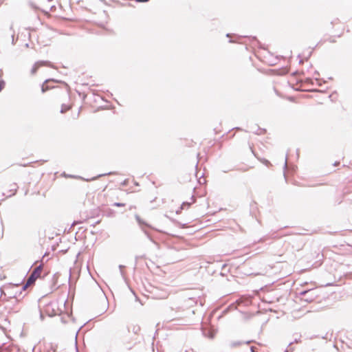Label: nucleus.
<instances>
[{"label":"nucleus","instance_id":"nucleus-1","mask_svg":"<svg viewBox=\"0 0 352 352\" xmlns=\"http://www.w3.org/2000/svg\"><path fill=\"white\" fill-rule=\"evenodd\" d=\"M135 218L137 222L138 223V224L141 226L142 231L144 232L145 235L147 236V238L151 241L155 243V241L153 239L152 236H151L150 233L146 230H145L144 228V227H146V228L153 229V227L151 225H149L148 223H147L146 221H144L143 219H142L141 217L138 214H135Z\"/></svg>","mask_w":352,"mask_h":352},{"label":"nucleus","instance_id":"nucleus-2","mask_svg":"<svg viewBox=\"0 0 352 352\" xmlns=\"http://www.w3.org/2000/svg\"><path fill=\"white\" fill-rule=\"evenodd\" d=\"M43 270V265L41 264L36 267L28 278V284H34L38 278L40 277Z\"/></svg>","mask_w":352,"mask_h":352},{"label":"nucleus","instance_id":"nucleus-3","mask_svg":"<svg viewBox=\"0 0 352 352\" xmlns=\"http://www.w3.org/2000/svg\"><path fill=\"white\" fill-rule=\"evenodd\" d=\"M318 296L317 289L312 288L309 289V292L305 298H302L301 300H303L306 302H313L317 297Z\"/></svg>","mask_w":352,"mask_h":352},{"label":"nucleus","instance_id":"nucleus-4","mask_svg":"<svg viewBox=\"0 0 352 352\" xmlns=\"http://www.w3.org/2000/svg\"><path fill=\"white\" fill-rule=\"evenodd\" d=\"M50 62H49V61H47V60L37 61L34 64V65L32 66V67L31 69V71H30L31 74L34 75L36 73L39 67H41V66H50Z\"/></svg>","mask_w":352,"mask_h":352},{"label":"nucleus","instance_id":"nucleus-5","mask_svg":"<svg viewBox=\"0 0 352 352\" xmlns=\"http://www.w3.org/2000/svg\"><path fill=\"white\" fill-rule=\"evenodd\" d=\"M226 37L229 38V43H239V40L243 37L242 36L232 34L230 33L226 34ZM243 37H245V36Z\"/></svg>","mask_w":352,"mask_h":352},{"label":"nucleus","instance_id":"nucleus-6","mask_svg":"<svg viewBox=\"0 0 352 352\" xmlns=\"http://www.w3.org/2000/svg\"><path fill=\"white\" fill-rule=\"evenodd\" d=\"M58 82L57 80H55L53 78L47 79L44 81L43 85H41V91L42 93L46 92L47 90L54 88V87L48 85V82Z\"/></svg>","mask_w":352,"mask_h":352},{"label":"nucleus","instance_id":"nucleus-7","mask_svg":"<svg viewBox=\"0 0 352 352\" xmlns=\"http://www.w3.org/2000/svg\"><path fill=\"white\" fill-rule=\"evenodd\" d=\"M33 284H28V280L26 281V283L25 284H23V285L21 287V291L19 292V293H16V294L14 295V298L15 299H18L19 298L21 297V298H23L25 296V294L24 295H22L23 294V292L25 291V289L30 285H32Z\"/></svg>","mask_w":352,"mask_h":352},{"label":"nucleus","instance_id":"nucleus-8","mask_svg":"<svg viewBox=\"0 0 352 352\" xmlns=\"http://www.w3.org/2000/svg\"><path fill=\"white\" fill-rule=\"evenodd\" d=\"M33 284H28V280L26 281V283L25 284H23V285L21 287V291L19 292V293H16V294L14 295V298L15 299H18L19 298L21 297V298H23L25 296V294L24 295H22L23 294V292L25 291V289L30 285H32Z\"/></svg>","mask_w":352,"mask_h":352},{"label":"nucleus","instance_id":"nucleus-9","mask_svg":"<svg viewBox=\"0 0 352 352\" xmlns=\"http://www.w3.org/2000/svg\"><path fill=\"white\" fill-rule=\"evenodd\" d=\"M116 173L114 172H109V173H103V174H99L97 176H95L91 179H86L87 182H89V181H94V180H96L101 177H103V176H106V175H115Z\"/></svg>","mask_w":352,"mask_h":352},{"label":"nucleus","instance_id":"nucleus-10","mask_svg":"<svg viewBox=\"0 0 352 352\" xmlns=\"http://www.w3.org/2000/svg\"><path fill=\"white\" fill-rule=\"evenodd\" d=\"M127 329L129 332L131 331L135 334H138L140 331V327L138 325H133L131 327H128Z\"/></svg>","mask_w":352,"mask_h":352},{"label":"nucleus","instance_id":"nucleus-11","mask_svg":"<svg viewBox=\"0 0 352 352\" xmlns=\"http://www.w3.org/2000/svg\"><path fill=\"white\" fill-rule=\"evenodd\" d=\"M10 186H11V188L10 189V191L12 192V193L8 195V197H11V196L15 195V193L16 192V190H17L18 186L16 183L11 184Z\"/></svg>","mask_w":352,"mask_h":352},{"label":"nucleus","instance_id":"nucleus-12","mask_svg":"<svg viewBox=\"0 0 352 352\" xmlns=\"http://www.w3.org/2000/svg\"><path fill=\"white\" fill-rule=\"evenodd\" d=\"M296 336L295 337V338L294 339V340L292 342H290L289 344V346H290L292 344L294 343H298V342H301V335H298L296 334Z\"/></svg>","mask_w":352,"mask_h":352},{"label":"nucleus","instance_id":"nucleus-13","mask_svg":"<svg viewBox=\"0 0 352 352\" xmlns=\"http://www.w3.org/2000/svg\"><path fill=\"white\" fill-rule=\"evenodd\" d=\"M70 109V106L69 105H67V104H63L61 105V109H60V112L61 113H65V112H67V111H69Z\"/></svg>","mask_w":352,"mask_h":352},{"label":"nucleus","instance_id":"nucleus-14","mask_svg":"<svg viewBox=\"0 0 352 352\" xmlns=\"http://www.w3.org/2000/svg\"><path fill=\"white\" fill-rule=\"evenodd\" d=\"M266 132V130L265 129L260 128L259 126L257 127V129L255 130V131H253L256 135H261L264 134Z\"/></svg>","mask_w":352,"mask_h":352},{"label":"nucleus","instance_id":"nucleus-15","mask_svg":"<svg viewBox=\"0 0 352 352\" xmlns=\"http://www.w3.org/2000/svg\"><path fill=\"white\" fill-rule=\"evenodd\" d=\"M10 352H25V351L21 349L18 346H13L10 349Z\"/></svg>","mask_w":352,"mask_h":352},{"label":"nucleus","instance_id":"nucleus-16","mask_svg":"<svg viewBox=\"0 0 352 352\" xmlns=\"http://www.w3.org/2000/svg\"><path fill=\"white\" fill-rule=\"evenodd\" d=\"M191 205V203L190 202H188V201H184L182 205H181V207H180V209L181 210H183L185 208H189Z\"/></svg>","mask_w":352,"mask_h":352},{"label":"nucleus","instance_id":"nucleus-17","mask_svg":"<svg viewBox=\"0 0 352 352\" xmlns=\"http://www.w3.org/2000/svg\"><path fill=\"white\" fill-rule=\"evenodd\" d=\"M309 289L302 290L299 292V295L302 298H305L309 293Z\"/></svg>","mask_w":352,"mask_h":352},{"label":"nucleus","instance_id":"nucleus-18","mask_svg":"<svg viewBox=\"0 0 352 352\" xmlns=\"http://www.w3.org/2000/svg\"><path fill=\"white\" fill-rule=\"evenodd\" d=\"M242 343H243V342H241V341H234V342H232L231 343V346H232V347H236V346H239V345L242 344Z\"/></svg>","mask_w":352,"mask_h":352},{"label":"nucleus","instance_id":"nucleus-19","mask_svg":"<svg viewBox=\"0 0 352 352\" xmlns=\"http://www.w3.org/2000/svg\"><path fill=\"white\" fill-rule=\"evenodd\" d=\"M125 266L124 265H119V269H120V274L121 276H122L123 278H124V272L123 271V268H124Z\"/></svg>","mask_w":352,"mask_h":352},{"label":"nucleus","instance_id":"nucleus-20","mask_svg":"<svg viewBox=\"0 0 352 352\" xmlns=\"http://www.w3.org/2000/svg\"><path fill=\"white\" fill-rule=\"evenodd\" d=\"M112 206L116 207H123L125 206V204L121 202H115L112 204Z\"/></svg>","mask_w":352,"mask_h":352},{"label":"nucleus","instance_id":"nucleus-21","mask_svg":"<svg viewBox=\"0 0 352 352\" xmlns=\"http://www.w3.org/2000/svg\"><path fill=\"white\" fill-rule=\"evenodd\" d=\"M6 85V82L3 80H0V92L3 90Z\"/></svg>","mask_w":352,"mask_h":352},{"label":"nucleus","instance_id":"nucleus-22","mask_svg":"<svg viewBox=\"0 0 352 352\" xmlns=\"http://www.w3.org/2000/svg\"><path fill=\"white\" fill-rule=\"evenodd\" d=\"M250 38L252 41H254L258 43V41L256 39V38L255 36H251Z\"/></svg>","mask_w":352,"mask_h":352},{"label":"nucleus","instance_id":"nucleus-23","mask_svg":"<svg viewBox=\"0 0 352 352\" xmlns=\"http://www.w3.org/2000/svg\"><path fill=\"white\" fill-rule=\"evenodd\" d=\"M137 2H140V3H146V2H148L149 1V0H135Z\"/></svg>","mask_w":352,"mask_h":352},{"label":"nucleus","instance_id":"nucleus-24","mask_svg":"<svg viewBox=\"0 0 352 352\" xmlns=\"http://www.w3.org/2000/svg\"><path fill=\"white\" fill-rule=\"evenodd\" d=\"M263 163L267 166L270 164V162L267 160H263Z\"/></svg>","mask_w":352,"mask_h":352},{"label":"nucleus","instance_id":"nucleus-25","mask_svg":"<svg viewBox=\"0 0 352 352\" xmlns=\"http://www.w3.org/2000/svg\"><path fill=\"white\" fill-rule=\"evenodd\" d=\"M256 349L254 346H251L250 347L251 352H256Z\"/></svg>","mask_w":352,"mask_h":352},{"label":"nucleus","instance_id":"nucleus-26","mask_svg":"<svg viewBox=\"0 0 352 352\" xmlns=\"http://www.w3.org/2000/svg\"><path fill=\"white\" fill-rule=\"evenodd\" d=\"M287 156L286 155V157H285V164H284V168H287Z\"/></svg>","mask_w":352,"mask_h":352},{"label":"nucleus","instance_id":"nucleus-27","mask_svg":"<svg viewBox=\"0 0 352 352\" xmlns=\"http://www.w3.org/2000/svg\"><path fill=\"white\" fill-rule=\"evenodd\" d=\"M127 182H128V180H127V179H126V180H124V181L122 183V186H126V185L127 184Z\"/></svg>","mask_w":352,"mask_h":352},{"label":"nucleus","instance_id":"nucleus-28","mask_svg":"<svg viewBox=\"0 0 352 352\" xmlns=\"http://www.w3.org/2000/svg\"><path fill=\"white\" fill-rule=\"evenodd\" d=\"M133 345H129V346H126V349L129 350H131L133 348Z\"/></svg>","mask_w":352,"mask_h":352},{"label":"nucleus","instance_id":"nucleus-29","mask_svg":"<svg viewBox=\"0 0 352 352\" xmlns=\"http://www.w3.org/2000/svg\"><path fill=\"white\" fill-rule=\"evenodd\" d=\"M252 342H253V340H248L245 343L247 344H249L252 343Z\"/></svg>","mask_w":352,"mask_h":352},{"label":"nucleus","instance_id":"nucleus-30","mask_svg":"<svg viewBox=\"0 0 352 352\" xmlns=\"http://www.w3.org/2000/svg\"><path fill=\"white\" fill-rule=\"evenodd\" d=\"M12 43L14 45V34H12Z\"/></svg>","mask_w":352,"mask_h":352},{"label":"nucleus","instance_id":"nucleus-31","mask_svg":"<svg viewBox=\"0 0 352 352\" xmlns=\"http://www.w3.org/2000/svg\"><path fill=\"white\" fill-rule=\"evenodd\" d=\"M52 311H53V314L50 315L51 316H55V315H56V314H56V312L54 311V309H53V310H52Z\"/></svg>","mask_w":352,"mask_h":352},{"label":"nucleus","instance_id":"nucleus-32","mask_svg":"<svg viewBox=\"0 0 352 352\" xmlns=\"http://www.w3.org/2000/svg\"><path fill=\"white\" fill-rule=\"evenodd\" d=\"M340 164V162H335V163L333 164V166H338Z\"/></svg>","mask_w":352,"mask_h":352},{"label":"nucleus","instance_id":"nucleus-33","mask_svg":"<svg viewBox=\"0 0 352 352\" xmlns=\"http://www.w3.org/2000/svg\"><path fill=\"white\" fill-rule=\"evenodd\" d=\"M208 337H209V338H212L214 337V334H212V333H210V334L208 335Z\"/></svg>","mask_w":352,"mask_h":352},{"label":"nucleus","instance_id":"nucleus-34","mask_svg":"<svg viewBox=\"0 0 352 352\" xmlns=\"http://www.w3.org/2000/svg\"><path fill=\"white\" fill-rule=\"evenodd\" d=\"M329 42H331V43H335V42H336V41H335V39L330 38V39H329Z\"/></svg>","mask_w":352,"mask_h":352},{"label":"nucleus","instance_id":"nucleus-35","mask_svg":"<svg viewBox=\"0 0 352 352\" xmlns=\"http://www.w3.org/2000/svg\"><path fill=\"white\" fill-rule=\"evenodd\" d=\"M191 199H192V202H195V198L194 197V196H192V197H191Z\"/></svg>","mask_w":352,"mask_h":352},{"label":"nucleus","instance_id":"nucleus-36","mask_svg":"<svg viewBox=\"0 0 352 352\" xmlns=\"http://www.w3.org/2000/svg\"><path fill=\"white\" fill-rule=\"evenodd\" d=\"M234 129H236V130H242V129H241V128H239V127H235V128H234Z\"/></svg>","mask_w":352,"mask_h":352},{"label":"nucleus","instance_id":"nucleus-37","mask_svg":"<svg viewBox=\"0 0 352 352\" xmlns=\"http://www.w3.org/2000/svg\"><path fill=\"white\" fill-rule=\"evenodd\" d=\"M70 279H71V272L69 271V281H70Z\"/></svg>","mask_w":352,"mask_h":352},{"label":"nucleus","instance_id":"nucleus-38","mask_svg":"<svg viewBox=\"0 0 352 352\" xmlns=\"http://www.w3.org/2000/svg\"><path fill=\"white\" fill-rule=\"evenodd\" d=\"M302 62H303V60H302V59H300V60H299V63H300V64L302 63Z\"/></svg>","mask_w":352,"mask_h":352},{"label":"nucleus","instance_id":"nucleus-39","mask_svg":"<svg viewBox=\"0 0 352 352\" xmlns=\"http://www.w3.org/2000/svg\"><path fill=\"white\" fill-rule=\"evenodd\" d=\"M41 316V318L42 319L43 318V314H41V316Z\"/></svg>","mask_w":352,"mask_h":352},{"label":"nucleus","instance_id":"nucleus-40","mask_svg":"<svg viewBox=\"0 0 352 352\" xmlns=\"http://www.w3.org/2000/svg\"><path fill=\"white\" fill-rule=\"evenodd\" d=\"M311 52L309 53V56L307 58L310 57L311 56Z\"/></svg>","mask_w":352,"mask_h":352},{"label":"nucleus","instance_id":"nucleus-41","mask_svg":"<svg viewBox=\"0 0 352 352\" xmlns=\"http://www.w3.org/2000/svg\"><path fill=\"white\" fill-rule=\"evenodd\" d=\"M315 74H319V73L317 71H316Z\"/></svg>","mask_w":352,"mask_h":352},{"label":"nucleus","instance_id":"nucleus-42","mask_svg":"<svg viewBox=\"0 0 352 352\" xmlns=\"http://www.w3.org/2000/svg\"><path fill=\"white\" fill-rule=\"evenodd\" d=\"M10 30H12V25L10 26Z\"/></svg>","mask_w":352,"mask_h":352},{"label":"nucleus","instance_id":"nucleus-43","mask_svg":"<svg viewBox=\"0 0 352 352\" xmlns=\"http://www.w3.org/2000/svg\"><path fill=\"white\" fill-rule=\"evenodd\" d=\"M1 75H2V72L1 71V73H0V78L1 77Z\"/></svg>","mask_w":352,"mask_h":352},{"label":"nucleus","instance_id":"nucleus-44","mask_svg":"<svg viewBox=\"0 0 352 352\" xmlns=\"http://www.w3.org/2000/svg\"><path fill=\"white\" fill-rule=\"evenodd\" d=\"M76 352H78V348H77V346H76Z\"/></svg>","mask_w":352,"mask_h":352}]
</instances>
